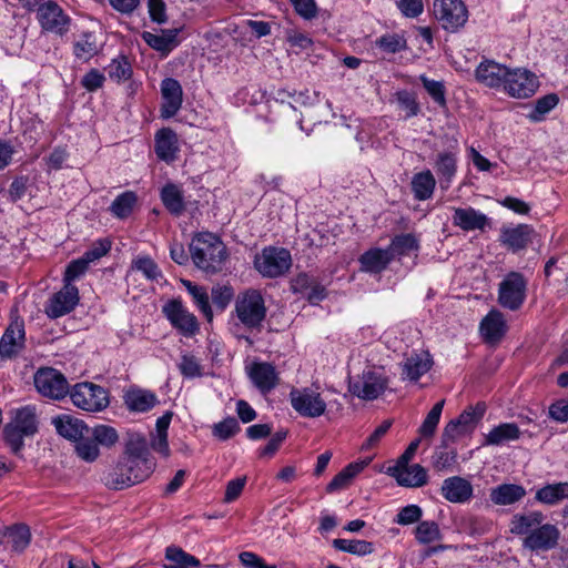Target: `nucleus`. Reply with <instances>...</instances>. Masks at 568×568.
I'll return each mask as SVG.
<instances>
[{
    "mask_svg": "<svg viewBox=\"0 0 568 568\" xmlns=\"http://www.w3.org/2000/svg\"><path fill=\"white\" fill-rule=\"evenodd\" d=\"M88 432L98 445L110 448L119 440L118 432L109 425H97L92 428L88 427Z\"/></svg>",
    "mask_w": 568,
    "mask_h": 568,
    "instance_id": "49530a36",
    "label": "nucleus"
},
{
    "mask_svg": "<svg viewBox=\"0 0 568 568\" xmlns=\"http://www.w3.org/2000/svg\"><path fill=\"white\" fill-rule=\"evenodd\" d=\"M240 425L235 417H227L213 426V435L221 440H227L240 432Z\"/></svg>",
    "mask_w": 568,
    "mask_h": 568,
    "instance_id": "864d4df0",
    "label": "nucleus"
},
{
    "mask_svg": "<svg viewBox=\"0 0 568 568\" xmlns=\"http://www.w3.org/2000/svg\"><path fill=\"white\" fill-rule=\"evenodd\" d=\"M69 394L72 403L87 412H101L109 405L108 392L90 382L77 384Z\"/></svg>",
    "mask_w": 568,
    "mask_h": 568,
    "instance_id": "423d86ee",
    "label": "nucleus"
},
{
    "mask_svg": "<svg viewBox=\"0 0 568 568\" xmlns=\"http://www.w3.org/2000/svg\"><path fill=\"white\" fill-rule=\"evenodd\" d=\"M388 473L404 487H422L427 483V470L419 464L395 465L388 468Z\"/></svg>",
    "mask_w": 568,
    "mask_h": 568,
    "instance_id": "5701e85b",
    "label": "nucleus"
},
{
    "mask_svg": "<svg viewBox=\"0 0 568 568\" xmlns=\"http://www.w3.org/2000/svg\"><path fill=\"white\" fill-rule=\"evenodd\" d=\"M161 200L168 211L175 216L181 215L185 210L183 192L176 184L164 185L161 190Z\"/></svg>",
    "mask_w": 568,
    "mask_h": 568,
    "instance_id": "e433bc0d",
    "label": "nucleus"
},
{
    "mask_svg": "<svg viewBox=\"0 0 568 568\" xmlns=\"http://www.w3.org/2000/svg\"><path fill=\"white\" fill-rule=\"evenodd\" d=\"M473 485L471 483L460 476H453L444 479L440 494L442 496L454 504H465L473 497Z\"/></svg>",
    "mask_w": 568,
    "mask_h": 568,
    "instance_id": "412c9836",
    "label": "nucleus"
},
{
    "mask_svg": "<svg viewBox=\"0 0 568 568\" xmlns=\"http://www.w3.org/2000/svg\"><path fill=\"white\" fill-rule=\"evenodd\" d=\"M387 248L392 250L394 258L395 255H405L412 251H418L419 241L414 234H399L392 240Z\"/></svg>",
    "mask_w": 568,
    "mask_h": 568,
    "instance_id": "a18cd8bd",
    "label": "nucleus"
},
{
    "mask_svg": "<svg viewBox=\"0 0 568 568\" xmlns=\"http://www.w3.org/2000/svg\"><path fill=\"white\" fill-rule=\"evenodd\" d=\"M396 97L399 108L406 111L407 118L417 115L419 112V106L412 93L407 91H399L397 92Z\"/></svg>",
    "mask_w": 568,
    "mask_h": 568,
    "instance_id": "e2e57ef3",
    "label": "nucleus"
},
{
    "mask_svg": "<svg viewBox=\"0 0 568 568\" xmlns=\"http://www.w3.org/2000/svg\"><path fill=\"white\" fill-rule=\"evenodd\" d=\"M535 499L545 505H556L568 499V481L548 484L536 491Z\"/></svg>",
    "mask_w": 568,
    "mask_h": 568,
    "instance_id": "c9c22d12",
    "label": "nucleus"
},
{
    "mask_svg": "<svg viewBox=\"0 0 568 568\" xmlns=\"http://www.w3.org/2000/svg\"><path fill=\"white\" fill-rule=\"evenodd\" d=\"M436 186V180L429 170L416 173L412 179V191L418 201L432 197Z\"/></svg>",
    "mask_w": 568,
    "mask_h": 568,
    "instance_id": "4c0bfd02",
    "label": "nucleus"
},
{
    "mask_svg": "<svg viewBox=\"0 0 568 568\" xmlns=\"http://www.w3.org/2000/svg\"><path fill=\"white\" fill-rule=\"evenodd\" d=\"M545 515L539 510L516 514L510 521V532L524 536L523 546L531 551H548L558 546L559 528L545 523Z\"/></svg>",
    "mask_w": 568,
    "mask_h": 568,
    "instance_id": "f257e3e1",
    "label": "nucleus"
},
{
    "mask_svg": "<svg viewBox=\"0 0 568 568\" xmlns=\"http://www.w3.org/2000/svg\"><path fill=\"white\" fill-rule=\"evenodd\" d=\"M37 390L45 397L62 399L70 393L65 376L52 367H41L33 377Z\"/></svg>",
    "mask_w": 568,
    "mask_h": 568,
    "instance_id": "1a4fd4ad",
    "label": "nucleus"
},
{
    "mask_svg": "<svg viewBox=\"0 0 568 568\" xmlns=\"http://www.w3.org/2000/svg\"><path fill=\"white\" fill-rule=\"evenodd\" d=\"M368 462L361 463H351L346 467H344L326 486L327 493H334L336 490L346 488L352 479L359 474L366 466Z\"/></svg>",
    "mask_w": 568,
    "mask_h": 568,
    "instance_id": "58836bf2",
    "label": "nucleus"
},
{
    "mask_svg": "<svg viewBox=\"0 0 568 568\" xmlns=\"http://www.w3.org/2000/svg\"><path fill=\"white\" fill-rule=\"evenodd\" d=\"M248 375L253 384L264 394L271 392L278 384L276 369L270 363H254Z\"/></svg>",
    "mask_w": 568,
    "mask_h": 568,
    "instance_id": "b1692460",
    "label": "nucleus"
},
{
    "mask_svg": "<svg viewBox=\"0 0 568 568\" xmlns=\"http://www.w3.org/2000/svg\"><path fill=\"white\" fill-rule=\"evenodd\" d=\"M133 267L142 272L148 280L154 281L161 277V271L159 266L150 257H139L136 261H134Z\"/></svg>",
    "mask_w": 568,
    "mask_h": 568,
    "instance_id": "bf43d9fd",
    "label": "nucleus"
},
{
    "mask_svg": "<svg viewBox=\"0 0 568 568\" xmlns=\"http://www.w3.org/2000/svg\"><path fill=\"white\" fill-rule=\"evenodd\" d=\"M151 474L150 466L141 467V465L124 460L118 463L115 468L103 477V481L106 487L121 490L143 481Z\"/></svg>",
    "mask_w": 568,
    "mask_h": 568,
    "instance_id": "6e6552de",
    "label": "nucleus"
},
{
    "mask_svg": "<svg viewBox=\"0 0 568 568\" xmlns=\"http://www.w3.org/2000/svg\"><path fill=\"white\" fill-rule=\"evenodd\" d=\"M162 312L170 323L185 336H192L199 329L196 317L179 300H171Z\"/></svg>",
    "mask_w": 568,
    "mask_h": 568,
    "instance_id": "2eb2a0df",
    "label": "nucleus"
},
{
    "mask_svg": "<svg viewBox=\"0 0 568 568\" xmlns=\"http://www.w3.org/2000/svg\"><path fill=\"white\" fill-rule=\"evenodd\" d=\"M486 412V405L478 403L475 407H468L457 418V423L460 424L466 430L470 432L475 425L483 418Z\"/></svg>",
    "mask_w": 568,
    "mask_h": 568,
    "instance_id": "603ef678",
    "label": "nucleus"
},
{
    "mask_svg": "<svg viewBox=\"0 0 568 568\" xmlns=\"http://www.w3.org/2000/svg\"><path fill=\"white\" fill-rule=\"evenodd\" d=\"M37 17L41 28L47 32L62 36L69 29L70 18L54 1L40 4L38 7Z\"/></svg>",
    "mask_w": 568,
    "mask_h": 568,
    "instance_id": "f8f14e48",
    "label": "nucleus"
},
{
    "mask_svg": "<svg viewBox=\"0 0 568 568\" xmlns=\"http://www.w3.org/2000/svg\"><path fill=\"white\" fill-rule=\"evenodd\" d=\"M290 402L295 412L307 418L322 416L326 410V403L321 394L308 388H293L290 392Z\"/></svg>",
    "mask_w": 568,
    "mask_h": 568,
    "instance_id": "9b49d317",
    "label": "nucleus"
},
{
    "mask_svg": "<svg viewBox=\"0 0 568 568\" xmlns=\"http://www.w3.org/2000/svg\"><path fill=\"white\" fill-rule=\"evenodd\" d=\"M538 88L537 77L527 69L510 70L504 90L513 98L526 99L531 97Z\"/></svg>",
    "mask_w": 568,
    "mask_h": 568,
    "instance_id": "ddd939ff",
    "label": "nucleus"
},
{
    "mask_svg": "<svg viewBox=\"0 0 568 568\" xmlns=\"http://www.w3.org/2000/svg\"><path fill=\"white\" fill-rule=\"evenodd\" d=\"M420 81L427 91V93L432 97V99L438 103L439 105L446 104V98H445V87L442 82L430 80L426 78L425 75L420 77Z\"/></svg>",
    "mask_w": 568,
    "mask_h": 568,
    "instance_id": "4d7b16f0",
    "label": "nucleus"
},
{
    "mask_svg": "<svg viewBox=\"0 0 568 568\" xmlns=\"http://www.w3.org/2000/svg\"><path fill=\"white\" fill-rule=\"evenodd\" d=\"M181 374L186 378H194L202 376V366L197 358L193 355H182L179 364Z\"/></svg>",
    "mask_w": 568,
    "mask_h": 568,
    "instance_id": "6e6d98bb",
    "label": "nucleus"
},
{
    "mask_svg": "<svg viewBox=\"0 0 568 568\" xmlns=\"http://www.w3.org/2000/svg\"><path fill=\"white\" fill-rule=\"evenodd\" d=\"M527 280L519 272L508 273L498 285V303L509 311H518L527 296Z\"/></svg>",
    "mask_w": 568,
    "mask_h": 568,
    "instance_id": "39448f33",
    "label": "nucleus"
},
{
    "mask_svg": "<svg viewBox=\"0 0 568 568\" xmlns=\"http://www.w3.org/2000/svg\"><path fill=\"white\" fill-rule=\"evenodd\" d=\"M454 225L463 231L484 230L488 223V217L473 207H456L453 215Z\"/></svg>",
    "mask_w": 568,
    "mask_h": 568,
    "instance_id": "a878e982",
    "label": "nucleus"
},
{
    "mask_svg": "<svg viewBox=\"0 0 568 568\" xmlns=\"http://www.w3.org/2000/svg\"><path fill=\"white\" fill-rule=\"evenodd\" d=\"M510 69L506 65L495 62L494 60H485L476 68V80L489 88H504Z\"/></svg>",
    "mask_w": 568,
    "mask_h": 568,
    "instance_id": "aec40b11",
    "label": "nucleus"
},
{
    "mask_svg": "<svg viewBox=\"0 0 568 568\" xmlns=\"http://www.w3.org/2000/svg\"><path fill=\"white\" fill-rule=\"evenodd\" d=\"M234 296V291L229 285H217L212 288V300L216 307L224 310Z\"/></svg>",
    "mask_w": 568,
    "mask_h": 568,
    "instance_id": "680f3d73",
    "label": "nucleus"
},
{
    "mask_svg": "<svg viewBox=\"0 0 568 568\" xmlns=\"http://www.w3.org/2000/svg\"><path fill=\"white\" fill-rule=\"evenodd\" d=\"M8 538L11 544V549L17 552H22L30 544V529L26 525L13 526L8 529Z\"/></svg>",
    "mask_w": 568,
    "mask_h": 568,
    "instance_id": "de8ad7c7",
    "label": "nucleus"
},
{
    "mask_svg": "<svg viewBox=\"0 0 568 568\" xmlns=\"http://www.w3.org/2000/svg\"><path fill=\"white\" fill-rule=\"evenodd\" d=\"M106 71L109 78L116 82L129 80L132 75V67L125 57L113 59Z\"/></svg>",
    "mask_w": 568,
    "mask_h": 568,
    "instance_id": "3c124183",
    "label": "nucleus"
},
{
    "mask_svg": "<svg viewBox=\"0 0 568 568\" xmlns=\"http://www.w3.org/2000/svg\"><path fill=\"white\" fill-rule=\"evenodd\" d=\"M506 328L505 317L498 310H491L480 322V332L488 342L499 341Z\"/></svg>",
    "mask_w": 568,
    "mask_h": 568,
    "instance_id": "c85d7f7f",
    "label": "nucleus"
},
{
    "mask_svg": "<svg viewBox=\"0 0 568 568\" xmlns=\"http://www.w3.org/2000/svg\"><path fill=\"white\" fill-rule=\"evenodd\" d=\"M159 403L154 393L145 389H132L125 394V404L132 412L144 413Z\"/></svg>",
    "mask_w": 568,
    "mask_h": 568,
    "instance_id": "f704fd0d",
    "label": "nucleus"
},
{
    "mask_svg": "<svg viewBox=\"0 0 568 568\" xmlns=\"http://www.w3.org/2000/svg\"><path fill=\"white\" fill-rule=\"evenodd\" d=\"M79 303L78 287L64 283L63 287L49 300L45 306V314L50 318L61 317L74 310Z\"/></svg>",
    "mask_w": 568,
    "mask_h": 568,
    "instance_id": "dca6fc26",
    "label": "nucleus"
},
{
    "mask_svg": "<svg viewBox=\"0 0 568 568\" xmlns=\"http://www.w3.org/2000/svg\"><path fill=\"white\" fill-rule=\"evenodd\" d=\"M75 452L81 459L88 463L94 462L100 455L99 445L93 437H91L89 432H85V434L75 442Z\"/></svg>",
    "mask_w": 568,
    "mask_h": 568,
    "instance_id": "c03bdc74",
    "label": "nucleus"
},
{
    "mask_svg": "<svg viewBox=\"0 0 568 568\" xmlns=\"http://www.w3.org/2000/svg\"><path fill=\"white\" fill-rule=\"evenodd\" d=\"M469 433L456 419L450 420L444 428L442 434V444L446 448L449 444L454 443L460 436Z\"/></svg>",
    "mask_w": 568,
    "mask_h": 568,
    "instance_id": "052dcab7",
    "label": "nucleus"
},
{
    "mask_svg": "<svg viewBox=\"0 0 568 568\" xmlns=\"http://www.w3.org/2000/svg\"><path fill=\"white\" fill-rule=\"evenodd\" d=\"M433 366V358L428 352L412 353L400 363L402 377L417 382Z\"/></svg>",
    "mask_w": 568,
    "mask_h": 568,
    "instance_id": "4be33fe9",
    "label": "nucleus"
},
{
    "mask_svg": "<svg viewBox=\"0 0 568 568\" xmlns=\"http://www.w3.org/2000/svg\"><path fill=\"white\" fill-rule=\"evenodd\" d=\"M53 425L59 435L74 442L88 432V426L81 419L70 415L55 417L53 419Z\"/></svg>",
    "mask_w": 568,
    "mask_h": 568,
    "instance_id": "2f4dec72",
    "label": "nucleus"
},
{
    "mask_svg": "<svg viewBox=\"0 0 568 568\" xmlns=\"http://www.w3.org/2000/svg\"><path fill=\"white\" fill-rule=\"evenodd\" d=\"M234 311L239 321L250 329H260L267 312L261 292L254 288L237 295Z\"/></svg>",
    "mask_w": 568,
    "mask_h": 568,
    "instance_id": "20e7f679",
    "label": "nucleus"
},
{
    "mask_svg": "<svg viewBox=\"0 0 568 568\" xmlns=\"http://www.w3.org/2000/svg\"><path fill=\"white\" fill-rule=\"evenodd\" d=\"M520 437V429L515 423H504L494 427L485 435L484 446H499L507 442L517 440Z\"/></svg>",
    "mask_w": 568,
    "mask_h": 568,
    "instance_id": "72a5a7b5",
    "label": "nucleus"
},
{
    "mask_svg": "<svg viewBox=\"0 0 568 568\" xmlns=\"http://www.w3.org/2000/svg\"><path fill=\"white\" fill-rule=\"evenodd\" d=\"M333 547L339 551H345L356 556H366L374 551V545L366 540L342 539L333 540Z\"/></svg>",
    "mask_w": 568,
    "mask_h": 568,
    "instance_id": "a19ab883",
    "label": "nucleus"
},
{
    "mask_svg": "<svg viewBox=\"0 0 568 568\" xmlns=\"http://www.w3.org/2000/svg\"><path fill=\"white\" fill-rule=\"evenodd\" d=\"M239 559L246 568H276L275 565H267L263 558L252 551H242L239 555Z\"/></svg>",
    "mask_w": 568,
    "mask_h": 568,
    "instance_id": "774afa93",
    "label": "nucleus"
},
{
    "mask_svg": "<svg viewBox=\"0 0 568 568\" xmlns=\"http://www.w3.org/2000/svg\"><path fill=\"white\" fill-rule=\"evenodd\" d=\"M105 81L104 74L98 69H91L81 79V85L89 92H94L102 88Z\"/></svg>",
    "mask_w": 568,
    "mask_h": 568,
    "instance_id": "0e129e2a",
    "label": "nucleus"
},
{
    "mask_svg": "<svg viewBox=\"0 0 568 568\" xmlns=\"http://www.w3.org/2000/svg\"><path fill=\"white\" fill-rule=\"evenodd\" d=\"M111 248V242L106 239L98 240L92 246L82 255L89 263H92L104 256Z\"/></svg>",
    "mask_w": 568,
    "mask_h": 568,
    "instance_id": "69168bd1",
    "label": "nucleus"
},
{
    "mask_svg": "<svg viewBox=\"0 0 568 568\" xmlns=\"http://www.w3.org/2000/svg\"><path fill=\"white\" fill-rule=\"evenodd\" d=\"M375 44L386 53H398L407 48V41L404 36L397 33H386L379 37Z\"/></svg>",
    "mask_w": 568,
    "mask_h": 568,
    "instance_id": "09e8293b",
    "label": "nucleus"
},
{
    "mask_svg": "<svg viewBox=\"0 0 568 568\" xmlns=\"http://www.w3.org/2000/svg\"><path fill=\"white\" fill-rule=\"evenodd\" d=\"M24 347V324L22 321H13L6 328L0 338V357L10 359Z\"/></svg>",
    "mask_w": 568,
    "mask_h": 568,
    "instance_id": "a211bd4d",
    "label": "nucleus"
},
{
    "mask_svg": "<svg viewBox=\"0 0 568 568\" xmlns=\"http://www.w3.org/2000/svg\"><path fill=\"white\" fill-rule=\"evenodd\" d=\"M526 496V489L517 484H501L490 489V500L498 506L513 505Z\"/></svg>",
    "mask_w": 568,
    "mask_h": 568,
    "instance_id": "c756f323",
    "label": "nucleus"
},
{
    "mask_svg": "<svg viewBox=\"0 0 568 568\" xmlns=\"http://www.w3.org/2000/svg\"><path fill=\"white\" fill-rule=\"evenodd\" d=\"M39 420L34 406L18 408L11 422L4 426V440L11 450L18 454L24 446L23 438L37 434Z\"/></svg>",
    "mask_w": 568,
    "mask_h": 568,
    "instance_id": "7ed1b4c3",
    "label": "nucleus"
},
{
    "mask_svg": "<svg viewBox=\"0 0 568 568\" xmlns=\"http://www.w3.org/2000/svg\"><path fill=\"white\" fill-rule=\"evenodd\" d=\"M180 29H161L160 33H152L144 31L142 39L152 49L161 52L162 54H169L178 44V34Z\"/></svg>",
    "mask_w": 568,
    "mask_h": 568,
    "instance_id": "393cba45",
    "label": "nucleus"
},
{
    "mask_svg": "<svg viewBox=\"0 0 568 568\" xmlns=\"http://www.w3.org/2000/svg\"><path fill=\"white\" fill-rule=\"evenodd\" d=\"M388 379L373 371L363 372L362 377L349 384V390L365 400L376 399L387 388Z\"/></svg>",
    "mask_w": 568,
    "mask_h": 568,
    "instance_id": "4468645a",
    "label": "nucleus"
},
{
    "mask_svg": "<svg viewBox=\"0 0 568 568\" xmlns=\"http://www.w3.org/2000/svg\"><path fill=\"white\" fill-rule=\"evenodd\" d=\"M165 559L170 561L164 568H195L200 560L176 546H169L165 549Z\"/></svg>",
    "mask_w": 568,
    "mask_h": 568,
    "instance_id": "ea45409f",
    "label": "nucleus"
},
{
    "mask_svg": "<svg viewBox=\"0 0 568 568\" xmlns=\"http://www.w3.org/2000/svg\"><path fill=\"white\" fill-rule=\"evenodd\" d=\"M190 252L194 264L210 274L220 272L226 258L225 245L211 232L197 233L190 244Z\"/></svg>",
    "mask_w": 568,
    "mask_h": 568,
    "instance_id": "f03ea898",
    "label": "nucleus"
},
{
    "mask_svg": "<svg viewBox=\"0 0 568 568\" xmlns=\"http://www.w3.org/2000/svg\"><path fill=\"white\" fill-rule=\"evenodd\" d=\"M125 460L141 465V467L150 466L152 473L155 468V460L152 458L146 437L140 433H129L125 444Z\"/></svg>",
    "mask_w": 568,
    "mask_h": 568,
    "instance_id": "f3484780",
    "label": "nucleus"
},
{
    "mask_svg": "<svg viewBox=\"0 0 568 568\" xmlns=\"http://www.w3.org/2000/svg\"><path fill=\"white\" fill-rule=\"evenodd\" d=\"M393 261L392 250L371 248L359 257L361 268L368 273H381Z\"/></svg>",
    "mask_w": 568,
    "mask_h": 568,
    "instance_id": "cd10ccee",
    "label": "nucleus"
},
{
    "mask_svg": "<svg viewBox=\"0 0 568 568\" xmlns=\"http://www.w3.org/2000/svg\"><path fill=\"white\" fill-rule=\"evenodd\" d=\"M436 173L439 176L440 187L449 189L457 171V160L452 152H440L435 162Z\"/></svg>",
    "mask_w": 568,
    "mask_h": 568,
    "instance_id": "473e14b6",
    "label": "nucleus"
},
{
    "mask_svg": "<svg viewBox=\"0 0 568 568\" xmlns=\"http://www.w3.org/2000/svg\"><path fill=\"white\" fill-rule=\"evenodd\" d=\"M434 16L443 29L456 32L467 22L468 11L462 0H435Z\"/></svg>",
    "mask_w": 568,
    "mask_h": 568,
    "instance_id": "9d476101",
    "label": "nucleus"
},
{
    "mask_svg": "<svg viewBox=\"0 0 568 568\" xmlns=\"http://www.w3.org/2000/svg\"><path fill=\"white\" fill-rule=\"evenodd\" d=\"M136 201L138 196L134 192H123L114 199L110 211L118 219H126L133 212Z\"/></svg>",
    "mask_w": 568,
    "mask_h": 568,
    "instance_id": "79ce46f5",
    "label": "nucleus"
},
{
    "mask_svg": "<svg viewBox=\"0 0 568 568\" xmlns=\"http://www.w3.org/2000/svg\"><path fill=\"white\" fill-rule=\"evenodd\" d=\"M440 532L435 521H422L416 527V539L420 544H430L439 539Z\"/></svg>",
    "mask_w": 568,
    "mask_h": 568,
    "instance_id": "5fc2aeb1",
    "label": "nucleus"
},
{
    "mask_svg": "<svg viewBox=\"0 0 568 568\" xmlns=\"http://www.w3.org/2000/svg\"><path fill=\"white\" fill-rule=\"evenodd\" d=\"M423 515L422 508L417 505H408L400 509L397 514L396 523L399 525H410L420 519Z\"/></svg>",
    "mask_w": 568,
    "mask_h": 568,
    "instance_id": "338daca9",
    "label": "nucleus"
},
{
    "mask_svg": "<svg viewBox=\"0 0 568 568\" xmlns=\"http://www.w3.org/2000/svg\"><path fill=\"white\" fill-rule=\"evenodd\" d=\"M532 229L527 224H519L515 227H503L500 242L513 252L525 248L531 242Z\"/></svg>",
    "mask_w": 568,
    "mask_h": 568,
    "instance_id": "bb28decb",
    "label": "nucleus"
},
{
    "mask_svg": "<svg viewBox=\"0 0 568 568\" xmlns=\"http://www.w3.org/2000/svg\"><path fill=\"white\" fill-rule=\"evenodd\" d=\"M445 400L436 403L422 423L418 432L423 437H432L437 428Z\"/></svg>",
    "mask_w": 568,
    "mask_h": 568,
    "instance_id": "8fccbe9b",
    "label": "nucleus"
},
{
    "mask_svg": "<svg viewBox=\"0 0 568 568\" xmlns=\"http://www.w3.org/2000/svg\"><path fill=\"white\" fill-rule=\"evenodd\" d=\"M98 51L95 37L91 32H84L73 44L74 55L83 61L90 60Z\"/></svg>",
    "mask_w": 568,
    "mask_h": 568,
    "instance_id": "37998d69",
    "label": "nucleus"
},
{
    "mask_svg": "<svg viewBox=\"0 0 568 568\" xmlns=\"http://www.w3.org/2000/svg\"><path fill=\"white\" fill-rule=\"evenodd\" d=\"M89 265L90 263L83 256L70 262L64 272V283L72 284L73 281L87 272Z\"/></svg>",
    "mask_w": 568,
    "mask_h": 568,
    "instance_id": "13d9d810",
    "label": "nucleus"
},
{
    "mask_svg": "<svg viewBox=\"0 0 568 568\" xmlns=\"http://www.w3.org/2000/svg\"><path fill=\"white\" fill-rule=\"evenodd\" d=\"M255 268L264 276L275 278L284 275L292 265L288 250L283 247H265L261 255L256 256Z\"/></svg>",
    "mask_w": 568,
    "mask_h": 568,
    "instance_id": "0eeeda50",
    "label": "nucleus"
},
{
    "mask_svg": "<svg viewBox=\"0 0 568 568\" xmlns=\"http://www.w3.org/2000/svg\"><path fill=\"white\" fill-rule=\"evenodd\" d=\"M179 151L178 138L173 130L161 129L155 134V153L159 159L170 162L173 161Z\"/></svg>",
    "mask_w": 568,
    "mask_h": 568,
    "instance_id": "7c9ffc66",
    "label": "nucleus"
},
{
    "mask_svg": "<svg viewBox=\"0 0 568 568\" xmlns=\"http://www.w3.org/2000/svg\"><path fill=\"white\" fill-rule=\"evenodd\" d=\"M161 116L169 119L174 116L181 109L183 102V90L180 82L173 78H165L161 82Z\"/></svg>",
    "mask_w": 568,
    "mask_h": 568,
    "instance_id": "6ab92c4d",
    "label": "nucleus"
}]
</instances>
